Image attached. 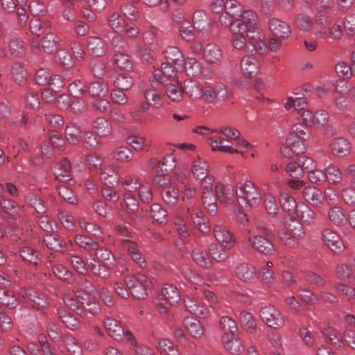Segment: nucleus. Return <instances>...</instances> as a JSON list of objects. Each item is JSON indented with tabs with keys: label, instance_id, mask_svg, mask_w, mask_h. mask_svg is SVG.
Returning <instances> with one entry per match:
<instances>
[{
	"label": "nucleus",
	"instance_id": "34",
	"mask_svg": "<svg viewBox=\"0 0 355 355\" xmlns=\"http://www.w3.org/2000/svg\"><path fill=\"white\" fill-rule=\"evenodd\" d=\"M52 271L54 275L63 282L73 284L76 282L73 273L61 264L55 265L52 268Z\"/></svg>",
	"mask_w": 355,
	"mask_h": 355
},
{
	"label": "nucleus",
	"instance_id": "28",
	"mask_svg": "<svg viewBox=\"0 0 355 355\" xmlns=\"http://www.w3.org/2000/svg\"><path fill=\"white\" fill-rule=\"evenodd\" d=\"M287 229V235L288 239H300L304 236L303 226L296 218H291L289 222L286 224Z\"/></svg>",
	"mask_w": 355,
	"mask_h": 355
},
{
	"label": "nucleus",
	"instance_id": "43",
	"mask_svg": "<svg viewBox=\"0 0 355 355\" xmlns=\"http://www.w3.org/2000/svg\"><path fill=\"white\" fill-rule=\"evenodd\" d=\"M20 256L26 261L35 266L42 262V257L40 253L31 247H24L20 250Z\"/></svg>",
	"mask_w": 355,
	"mask_h": 355
},
{
	"label": "nucleus",
	"instance_id": "16",
	"mask_svg": "<svg viewBox=\"0 0 355 355\" xmlns=\"http://www.w3.org/2000/svg\"><path fill=\"white\" fill-rule=\"evenodd\" d=\"M324 195L327 197L326 192L324 194L320 189L315 187H308L304 188L302 191V197L304 200L315 207H318L322 204L324 198Z\"/></svg>",
	"mask_w": 355,
	"mask_h": 355
},
{
	"label": "nucleus",
	"instance_id": "44",
	"mask_svg": "<svg viewBox=\"0 0 355 355\" xmlns=\"http://www.w3.org/2000/svg\"><path fill=\"white\" fill-rule=\"evenodd\" d=\"M326 180L331 184H339L343 181V173L337 166L329 165L325 168Z\"/></svg>",
	"mask_w": 355,
	"mask_h": 355
},
{
	"label": "nucleus",
	"instance_id": "37",
	"mask_svg": "<svg viewBox=\"0 0 355 355\" xmlns=\"http://www.w3.org/2000/svg\"><path fill=\"white\" fill-rule=\"evenodd\" d=\"M42 44L44 51L49 54L55 52L60 45L58 36L53 33H48L44 36Z\"/></svg>",
	"mask_w": 355,
	"mask_h": 355
},
{
	"label": "nucleus",
	"instance_id": "45",
	"mask_svg": "<svg viewBox=\"0 0 355 355\" xmlns=\"http://www.w3.org/2000/svg\"><path fill=\"white\" fill-rule=\"evenodd\" d=\"M121 184L127 192H135L141 187L139 178L134 174H128L121 180Z\"/></svg>",
	"mask_w": 355,
	"mask_h": 355
},
{
	"label": "nucleus",
	"instance_id": "6",
	"mask_svg": "<svg viewBox=\"0 0 355 355\" xmlns=\"http://www.w3.org/2000/svg\"><path fill=\"white\" fill-rule=\"evenodd\" d=\"M324 243L334 252L340 253L345 249V245L340 236L329 228H325L321 232Z\"/></svg>",
	"mask_w": 355,
	"mask_h": 355
},
{
	"label": "nucleus",
	"instance_id": "21",
	"mask_svg": "<svg viewBox=\"0 0 355 355\" xmlns=\"http://www.w3.org/2000/svg\"><path fill=\"white\" fill-rule=\"evenodd\" d=\"M331 148L335 155L338 157H344L349 154L351 144L345 138L337 137L334 139L332 141Z\"/></svg>",
	"mask_w": 355,
	"mask_h": 355
},
{
	"label": "nucleus",
	"instance_id": "54",
	"mask_svg": "<svg viewBox=\"0 0 355 355\" xmlns=\"http://www.w3.org/2000/svg\"><path fill=\"white\" fill-rule=\"evenodd\" d=\"M240 19L237 20L241 23V26L246 30L253 29L256 22L257 15L252 10H248L239 13Z\"/></svg>",
	"mask_w": 355,
	"mask_h": 355
},
{
	"label": "nucleus",
	"instance_id": "36",
	"mask_svg": "<svg viewBox=\"0 0 355 355\" xmlns=\"http://www.w3.org/2000/svg\"><path fill=\"white\" fill-rule=\"evenodd\" d=\"M150 216L154 221L159 225H164L168 221L167 211L157 203H154L150 206Z\"/></svg>",
	"mask_w": 355,
	"mask_h": 355
},
{
	"label": "nucleus",
	"instance_id": "23",
	"mask_svg": "<svg viewBox=\"0 0 355 355\" xmlns=\"http://www.w3.org/2000/svg\"><path fill=\"white\" fill-rule=\"evenodd\" d=\"M343 19H337L335 24L328 28H324L318 32L321 38L330 37L332 40H338L343 35Z\"/></svg>",
	"mask_w": 355,
	"mask_h": 355
},
{
	"label": "nucleus",
	"instance_id": "39",
	"mask_svg": "<svg viewBox=\"0 0 355 355\" xmlns=\"http://www.w3.org/2000/svg\"><path fill=\"white\" fill-rule=\"evenodd\" d=\"M93 128L99 137H106L112 132V125L103 118L99 117L93 122Z\"/></svg>",
	"mask_w": 355,
	"mask_h": 355
},
{
	"label": "nucleus",
	"instance_id": "50",
	"mask_svg": "<svg viewBox=\"0 0 355 355\" xmlns=\"http://www.w3.org/2000/svg\"><path fill=\"white\" fill-rule=\"evenodd\" d=\"M220 327L223 331V336H232L237 332L236 322L228 316H223L220 320Z\"/></svg>",
	"mask_w": 355,
	"mask_h": 355
},
{
	"label": "nucleus",
	"instance_id": "58",
	"mask_svg": "<svg viewBox=\"0 0 355 355\" xmlns=\"http://www.w3.org/2000/svg\"><path fill=\"white\" fill-rule=\"evenodd\" d=\"M74 242L77 245L87 250L98 248V243L86 235H76L74 238Z\"/></svg>",
	"mask_w": 355,
	"mask_h": 355
},
{
	"label": "nucleus",
	"instance_id": "17",
	"mask_svg": "<svg viewBox=\"0 0 355 355\" xmlns=\"http://www.w3.org/2000/svg\"><path fill=\"white\" fill-rule=\"evenodd\" d=\"M185 69L188 75L193 77H207L211 73L209 68H202L201 64L196 58H193L187 59Z\"/></svg>",
	"mask_w": 355,
	"mask_h": 355
},
{
	"label": "nucleus",
	"instance_id": "29",
	"mask_svg": "<svg viewBox=\"0 0 355 355\" xmlns=\"http://www.w3.org/2000/svg\"><path fill=\"white\" fill-rule=\"evenodd\" d=\"M201 88L202 85L192 80H186L184 83V92L192 100L200 99Z\"/></svg>",
	"mask_w": 355,
	"mask_h": 355
},
{
	"label": "nucleus",
	"instance_id": "10",
	"mask_svg": "<svg viewBox=\"0 0 355 355\" xmlns=\"http://www.w3.org/2000/svg\"><path fill=\"white\" fill-rule=\"evenodd\" d=\"M252 248L265 255H270L275 252V247L270 238L263 235H256L249 239Z\"/></svg>",
	"mask_w": 355,
	"mask_h": 355
},
{
	"label": "nucleus",
	"instance_id": "47",
	"mask_svg": "<svg viewBox=\"0 0 355 355\" xmlns=\"http://www.w3.org/2000/svg\"><path fill=\"white\" fill-rule=\"evenodd\" d=\"M209 172V164L205 159H202L200 157L195 159L193 162L192 173L193 175L196 178L199 179L202 177H205Z\"/></svg>",
	"mask_w": 355,
	"mask_h": 355
},
{
	"label": "nucleus",
	"instance_id": "62",
	"mask_svg": "<svg viewBox=\"0 0 355 355\" xmlns=\"http://www.w3.org/2000/svg\"><path fill=\"white\" fill-rule=\"evenodd\" d=\"M297 216L304 223L311 224L313 223L315 214V212L306 205H302L297 210Z\"/></svg>",
	"mask_w": 355,
	"mask_h": 355
},
{
	"label": "nucleus",
	"instance_id": "55",
	"mask_svg": "<svg viewBox=\"0 0 355 355\" xmlns=\"http://www.w3.org/2000/svg\"><path fill=\"white\" fill-rule=\"evenodd\" d=\"M239 320L245 329L250 334H253L256 331L257 324L254 317L250 313L242 311L239 315Z\"/></svg>",
	"mask_w": 355,
	"mask_h": 355
},
{
	"label": "nucleus",
	"instance_id": "53",
	"mask_svg": "<svg viewBox=\"0 0 355 355\" xmlns=\"http://www.w3.org/2000/svg\"><path fill=\"white\" fill-rule=\"evenodd\" d=\"M63 342L67 350L72 355H81V346L73 336L70 334H66L63 338Z\"/></svg>",
	"mask_w": 355,
	"mask_h": 355
},
{
	"label": "nucleus",
	"instance_id": "56",
	"mask_svg": "<svg viewBox=\"0 0 355 355\" xmlns=\"http://www.w3.org/2000/svg\"><path fill=\"white\" fill-rule=\"evenodd\" d=\"M302 277L310 285H313L318 288L324 287L326 285L325 279L320 275L310 270H306L302 272Z\"/></svg>",
	"mask_w": 355,
	"mask_h": 355
},
{
	"label": "nucleus",
	"instance_id": "9",
	"mask_svg": "<svg viewBox=\"0 0 355 355\" xmlns=\"http://www.w3.org/2000/svg\"><path fill=\"white\" fill-rule=\"evenodd\" d=\"M137 283L131 290V295L138 300H144L148 296L147 291L152 287L150 279L141 273L137 274Z\"/></svg>",
	"mask_w": 355,
	"mask_h": 355
},
{
	"label": "nucleus",
	"instance_id": "20",
	"mask_svg": "<svg viewBox=\"0 0 355 355\" xmlns=\"http://www.w3.org/2000/svg\"><path fill=\"white\" fill-rule=\"evenodd\" d=\"M167 62L175 64L177 69H182L184 67L183 55L178 47L168 46L164 51Z\"/></svg>",
	"mask_w": 355,
	"mask_h": 355
},
{
	"label": "nucleus",
	"instance_id": "5",
	"mask_svg": "<svg viewBox=\"0 0 355 355\" xmlns=\"http://www.w3.org/2000/svg\"><path fill=\"white\" fill-rule=\"evenodd\" d=\"M152 86L157 89H164L167 96L173 101H180L182 98L184 87H182L178 80L175 82H162L153 81Z\"/></svg>",
	"mask_w": 355,
	"mask_h": 355
},
{
	"label": "nucleus",
	"instance_id": "31",
	"mask_svg": "<svg viewBox=\"0 0 355 355\" xmlns=\"http://www.w3.org/2000/svg\"><path fill=\"white\" fill-rule=\"evenodd\" d=\"M0 304L10 309H15L18 305V301L14 291L0 287Z\"/></svg>",
	"mask_w": 355,
	"mask_h": 355
},
{
	"label": "nucleus",
	"instance_id": "41",
	"mask_svg": "<svg viewBox=\"0 0 355 355\" xmlns=\"http://www.w3.org/2000/svg\"><path fill=\"white\" fill-rule=\"evenodd\" d=\"M51 26V23L49 20H42L40 18H33L30 21L29 28L31 32L40 36L44 33Z\"/></svg>",
	"mask_w": 355,
	"mask_h": 355
},
{
	"label": "nucleus",
	"instance_id": "48",
	"mask_svg": "<svg viewBox=\"0 0 355 355\" xmlns=\"http://www.w3.org/2000/svg\"><path fill=\"white\" fill-rule=\"evenodd\" d=\"M329 218L336 226H342L347 221L343 210L339 207H334L329 210Z\"/></svg>",
	"mask_w": 355,
	"mask_h": 355
},
{
	"label": "nucleus",
	"instance_id": "63",
	"mask_svg": "<svg viewBox=\"0 0 355 355\" xmlns=\"http://www.w3.org/2000/svg\"><path fill=\"white\" fill-rule=\"evenodd\" d=\"M323 334L334 347L341 348L343 346L342 336L337 330L329 327L324 330Z\"/></svg>",
	"mask_w": 355,
	"mask_h": 355
},
{
	"label": "nucleus",
	"instance_id": "33",
	"mask_svg": "<svg viewBox=\"0 0 355 355\" xmlns=\"http://www.w3.org/2000/svg\"><path fill=\"white\" fill-rule=\"evenodd\" d=\"M115 262L99 263L98 264L92 263L89 268L92 273L100 278H106L110 275V271L116 267Z\"/></svg>",
	"mask_w": 355,
	"mask_h": 355
},
{
	"label": "nucleus",
	"instance_id": "42",
	"mask_svg": "<svg viewBox=\"0 0 355 355\" xmlns=\"http://www.w3.org/2000/svg\"><path fill=\"white\" fill-rule=\"evenodd\" d=\"M27 298L33 302L32 306L36 310L45 308L48 306V302L44 296L35 291L31 290L26 293Z\"/></svg>",
	"mask_w": 355,
	"mask_h": 355
},
{
	"label": "nucleus",
	"instance_id": "25",
	"mask_svg": "<svg viewBox=\"0 0 355 355\" xmlns=\"http://www.w3.org/2000/svg\"><path fill=\"white\" fill-rule=\"evenodd\" d=\"M203 56L209 64H216L222 58V51L215 44H208L203 49Z\"/></svg>",
	"mask_w": 355,
	"mask_h": 355
},
{
	"label": "nucleus",
	"instance_id": "2",
	"mask_svg": "<svg viewBox=\"0 0 355 355\" xmlns=\"http://www.w3.org/2000/svg\"><path fill=\"white\" fill-rule=\"evenodd\" d=\"M259 316L262 321L270 328L279 329L285 323L284 315L272 305H266L262 307L259 311Z\"/></svg>",
	"mask_w": 355,
	"mask_h": 355
},
{
	"label": "nucleus",
	"instance_id": "64",
	"mask_svg": "<svg viewBox=\"0 0 355 355\" xmlns=\"http://www.w3.org/2000/svg\"><path fill=\"white\" fill-rule=\"evenodd\" d=\"M279 202L282 209L288 213L294 211L297 207L295 198L287 193H282L279 196Z\"/></svg>",
	"mask_w": 355,
	"mask_h": 355
},
{
	"label": "nucleus",
	"instance_id": "1",
	"mask_svg": "<svg viewBox=\"0 0 355 355\" xmlns=\"http://www.w3.org/2000/svg\"><path fill=\"white\" fill-rule=\"evenodd\" d=\"M236 196L243 201L241 207L249 208L251 205H259L261 200L259 188L250 180L239 182L236 184Z\"/></svg>",
	"mask_w": 355,
	"mask_h": 355
},
{
	"label": "nucleus",
	"instance_id": "7",
	"mask_svg": "<svg viewBox=\"0 0 355 355\" xmlns=\"http://www.w3.org/2000/svg\"><path fill=\"white\" fill-rule=\"evenodd\" d=\"M213 232L215 239L223 248L230 250L235 245V236L225 227L217 225L214 227Z\"/></svg>",
	"mask_w": 355,
	"mask_h": 355
},
{
	"label": "nucleus",
	"instance_id": "24",
	"mask_svg": "<svg viewBox=\"0 0 355 355\" xmlns=\"http://www.w3.org/2000/svg\"><path fill=\"white\" fill-rule=\"evenodd\" d=\"M87 51L92 55L99 57L105 53V44L99 37H89L87 40Z\"/></svg>",
	"mask_w": 355,
	"mask_h": 355
},
{
	"label": "nucleus",
	"instance_id": "22",
	"mask_svg": "<svg viewBox=\"0 0 355 355\" xmlns=\"http://www.w3.org/2000/svg\"><path fill=\"white\" fill-rule=\"evenodd\" d=\"M184 304L187 311L191 314L201 318H205L207 312L205 308L200 302H198L194 297L187 296L184 299Z\"/></svg>",
	"mask_w": 355,
	"mask_h": 355
},
{
	"label": "nucleus",
	"instance_id": "11",
	"mask_svg": "<svg viewBox=\"0 0 355 355\" xmlns=\"http://www.w3.org/2000/svg\"><path fill=\"white\" fill-rule=\"evenodd\" d=\"M119 168L118 164H112L101 168L100 178L105 185L114 187L119 184Z\"/></svg>",
	"mask_w": 355,
	"mask_h": 355
},
{
	"label": "nucleus",
	"instance_id": "61",
	"mask_svg": "<svg viewBox=\"0 0 355 355\" xmlns=\"http://www.w3.org/2000/svg\"><path fill=\"white\" fill-rule=\"evenodd\" d=\"M8 49L10 54L15 57H21L26 48L23 40L19 38H12L8 43Z\"/></svg>",
	"mask_w": 355,
	"mask_h": 355
},
{
	"label": "nucleus",
	"instance_id": "32",
	"mask_svg": "<svg viewBox=\"0 0 355 355\" xmlns=\"http://www.w3.org/2000/svg\"><path fill=\"white\" fill-rule=\"evenodd\" d=\"M43 240L46 247L53 251H62L66 244V242L56 234H46Z\"/></svg>",
	"mask_w": 355,
	"mask_h": 355
},
{
	"label": "nucleus",
	"instance_id": "38",
	"mask_svg": "<svg viewBox=\"0 0 355 355\" xmlns=\"http://www.w3.org/2000/svg\"><path fill=\"white\" fill-rule=\"evenodd\" d=\"M162 196L167 205L170 206L175 205L179 198L180 191L178 188L172 186H166L163 187V191H162Z\"/></svg>",
	"mask_w": 355,
	"mask_h": 355
},
{
	"label": "nucleus",
	"instance_id": "30",
	"mask_svg": "<svg viewBox=\"0 0 355 355\" xmlns=\"http://www.w3.org/2000/svg\"><path fill=\"white\" fill-rule=\"evenodd\" d=\"M192 259L199 266L205 268H210L212 266V261L209 257L207 251L200 248H196L192 252Z\"/></svg>",
	"mask_w": 355,
	"mask_h": 355
},
{
	"label": "nucleus",
	"instance_id": "52",
	"mask_svg": "<svg viewBox=\"0 0 355 355\" xmlns=\"http://www.w3.org/2000/svg\"><path fill=\"white\" fill-rule=\"evenodd\" d=\"M96 259L98 263H116L115 257L112 252L104 247H100L98 243V248L94 249Z\"/></svg>",
	"mask_w": 355,
	"mask_h": 355
},
{
	"label": "nucleus",
	"instance_id": "14",
	"mask_svg": "<svg viewBox=\"0 0 355 355\" xmlns=\"http://www.w3.org/2000/svg\"><path fill=\"white\" fill-rule=\"evenodd\" d=\"M268 26L273 35L282 40L287 39L291 33L288 24L277 18L270 19Z\"/></svg>",
	"mask_w": 355,
	"mask_h": 355
},
{
	"label": "nucleus",
	"instance_id": "19",
	"mask_svg": "<svg viewBox=\"0 0 355 355\" xmlns=\"http://www.w3.org/2000/svg\"><path fill=\"white\" fill-rule=\"evenodd\" d=\"M162 293V300L170 306H173L180 301L181 297L178 289L171 284L164 285Z\"/></svg>",
	"mask_w": 355,
	"mask_h": 355
},
{
	"label": "nucleus",
	"instance_id": "8",
	"mask_svg": "<svg viewBox=\"0 0 355 355\" xmlns=\"http://www.w3.org/2000/svg\"><path fill=\"white\" fill-rule=\"evenodd\" d=\"M201 200L205 209L211 215L215 216L218 213V198L212 189H209L208 186H205L201 191Z\"/></svg>",
	"mask_w": 355,
	"mask_h": 355
},
{
	"label": "nucleus",
	"instance_id": "18",
	"mask_svg": "<svg viewBox=\"0 0 355 355\" xmlns=\"http://www.w3.org/2000/svg\"><path fill=\"white\" fill-rule=\"evenodd\" d=\"M241 69L246 78H252L258 71V62L254 55L243 56L241 61Z\"/></svg>",
	"mask_w": 355,
	"mask_h": 355
},
{
	"label": "nucleus",
	"instance_id": "13",
	"mask_svg": "<svg viewBox=\"0 0 355 355\" xmlns=\"http://www.w3.org/2000/svg\"><path fill=\"white\" fill-rule=\"evenodd\" d=\"M236 276L241 281L246 283L254 282L257 279L255 267L249 263H241L235 268Z\"/></svg>",
	"mask_w": 355,
	"mask_h": 355
},
{
	"label": "nucleus",
	"instance_id": "4",
	"mask_svg": "<svg viewBox=\"0 0 355 355\" xmlns=\"http://www.w3.org/2000/svg\"><path fill=\"white\" fill-rule=\"evenodd\" d=\"M175 64L170 62H164L162 64L161 69H157L154 71L152 78H150V83L157 81L161 83L162 82H175L178 80L176 72L178 71Z\"/></svg>",
	"mask_w": 355,
	"mask_h": 355
},
{
	"label": "nucleus",
	"instance_id": "46",
	"mask_svg": "<svg viewBox=\"0 0 355 355\" xmlns=\"http://www.w3.org/2000/svg\"><path fill=\"white\" fill-rule=\"evenodd\" d=\"M81 130L78 126L74 123L67 124L65 128V137L67 141L72 144H77L80 138Z\"/></svg>",
	"mask_w": 355,
	"mask_h": 355
},
{
	"label": "nucleus",
	"instance_id": "26",
	"mask_svg": "<svg viewBox=\"0 0 355 355\" xmlns=\"http://www.w3.org/2000/svg\"><path fill=\"white\" fill-rule=\"evenodd\" d=\"M183 324L188 333L194 338H200L204 334V327L196 318H185Z\"/></svg>",
	"mask_w": 355,
	"mask_h": 355
},
{
	"label": "nucleus",
	"instance_id": "49",
	"mask_svg": "<svg viewBox=\"0 0 355 355\" xmlns=\"http://www.w3.org/2000/svg\"><path fill=\"white\" fill-rule=\"evenodd\" d=\"M58 315L63 324L69 329L75 330L79 328V320L72 313L61 309L58 311Z\"/></svg>",
	"mask_w": 355,
	"mask_h": 355
},
{
	"label": "nucleus",
	"instance_id": "27",
	"mask_svg": "<svg viewBox=\"0 0 355 355\" xmlns=\"http://www.w3.org/2000/svg\"><path fill=\"white\" fill-rule=\"evenodd\" d=\"M221 340L225 348L230 353H239L243 350V343L236 334L223 336Z\"/></svg>",
	"mask_w": 355,
	"mask_h": 355
},
{
	"label": "nucleus",
	"instance_id": "15",
	"mask_svg": "<svg viewBox=\"0 0 355 355\" xmlns=\"http://www.w3.org/2000/svg\"><path fill=\"white\" fill-rule=\"evenodd\" d=\"M187 212L190 213L191 219L194 226L202 233L208 234L211 231V225L209 223L208 218L205 216L201 210L187 208Z\"/></svg>",
	"mask_w": 355,
	"mask_h": 355
},
{
	"label": "nucleus",
	"instance_id": "57",
	"mask_svg": "<svg viewBox=\"0 0 355 355\" xmlns=\"http://www.w3.org/2000/svg\"><path fill=\"white\" fill-rule=\"evenodd\" d=\"M89 94L93 97L103 98L108 94L107 86L100 82H94L87 87Z\"/></svg>",
	"mask_w": 355,
	"mask_h": 355
},
{
	"label": "nucleus",
	"instance_id": "59",
	"mask_svg": "<svg viewBox=\"0 0 355 355\" xmlns=\"http://www.w3.org/2000/svg\"><path fill=\"white\" fill-rule=\"evenodd\" d=\"M193 25L198 31L204 30L208 24V17L202 10H198L193 15Z\"/></svg>",
	"mask_w": 355,
	"mask_h": 355
},
{
	"label": "nucleus",
	"instance_id": "3",
	"mask_svg": "<svg viewBox=\"0 0 355 355\" xmlns=\"http://www.w3.org/2000/svg\"><path fill=\"white\" fill-rule=\"evenodd\" d=\"M104 327L109 336L117 341L122 340L124 338L131 344H135L136 340L132 334L125 331L121 323L113 318H107L104 321Z\"/></svg>",
	"mask_w": 355,
	"mask_h": 355
},
{
	"label": "nucleus",
	"instance_id": "35",
	"mask_svg": "<svg viewBox=\"0 0 355 355\" xmlns=\"http://www.w3.org/2000/svg\"><path fill=\"white\" fill-rule=\"evenodd\" d=\"M175 166V164H169L167 168H164L163 170L159 168H155V174L154 175L153 181L155 184L159 187H166L168 185L170 178L168 173L171 171Z\"/></svg>",
	"mask_w": 355,
	"mask_h": 355
},
{
	"label": "nucleus",
	"instance_id": "60",
	"mask_svg": "<svg viewBox=\"0 0 355 355\" xmlns=\"http://www.w3.org/2000/svg\"><path fill=\"white\" fill-rule=\"evenodd\" d=\"M263 204L268 214L272 217H277L279 214V208L276 200L270 193L264 195Z\"/></svg>",
	"mask_w": 355,
	"mask_h": 355
},
{
	"label": "nucleus",
	"instance_id": "51",
	"mask_svg": "<svg viewBox=\"0 0 355 355\" xmlns=\"http://www.w3.org/2000/svg\"><path fill=\"white\" fill-rule=\"evenodd\" d=\"M109 26L115 33H123L126 27L125 20L118 12H113L108 18Z\"/></svg>",
	"mask_w": 355,
	"mask_h": 355
},
{
	"label": "nucleus",
	"instance_id": "12",
	"mask_svg": "<svg viewBox=\"0 0 355 355\" xmlns=\"http://www.w3.org/2000/svg\"><path fill=\"white\" fill-rule=\"evenodd\" d=\"M216 195L220 204L227 207L235 202L234 191L232 187L225 186L221 182L215 184Z\"/></svg>",
	"mask_w": 355,
	"mask_h": 355
},
{
	"label": "nucleus",
	"instance_id": "40",
	"mask_svg": "<svg viewBox=\"0 0 355 355\" xmlns=\"http://www.w3.org/2000/svg\"><path fill=\"white\" fill-rule=\"evenodd\" d=\"M25 202L31 207L33 208L38 214H44L46 212V208L44 205L41 198L33 193H28L25 196Z\"/></svg>",
	"mask_w": 355,
	"mask_h": 355
}]
</instances>
